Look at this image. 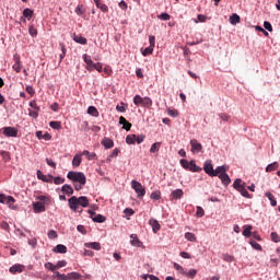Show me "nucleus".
<instances>
[{
  "label": "nucleus",
  "instance_id": "43",
  "mask_svg": "<svg viewBox=\"0 0 280 280\" xmlns=\"http://www.w3.org/2000/svg\"><path fill=\"white\" fill-rule=\"evenodd\" d=\"M133 104H135L136 106H142V104H143V97H141V95H136V96L133 97Z\"/></svg>",
  "mask_w": 280,
  "mask_h": 280
},
{
  "label": "nucleus",
  "instance_id": "14",
  "mask_svg": "<svg viewBox=\"0 0 280 280\" xmlns=\"http://www.w3.org/2000/svg\"><path fill=\"white\" fill-rule=\"evenodd\" d=\"M101 143L102 145H104V148H106V150H110V148H115V142L110 138H104Z\"/></svg>",
  "mask_w": 280,
  "mask_h": 280
},
{
  "label": "nucleus",
  "instance_id": "19",
  "mask_svg": "<svg viewBox=\"0 0 280 280\" xmlns=\"http://www.w3.org/2000/svg\"><path fill=\"white\" fill-rule=\"evenodd\" d=\"M83 60L88 65V67H86L88 71H93V65H95V63L93 62L91 57H89V55L85 54V55H83Z\"/></svg>",
  "mask_w": 280,
  "mask_h": 280
},
{
  "label": "nucleus",
  "instance_id": "47",
  "mask_svg": "<svg viewBox=\"0 0 280 280\" xmlns=\"http://www.w3.org/2000/svg\"><path fill=\"white\" fill-rule=\"evenodd\" d=\"M96 8H98V10H101V12H104V13L108 12V5H106V4L102 3V2L96 4Z\"/></svg>",
  "mask_w": 280,
  "mask_h": 280
},
{
  "label": "nucleus",
  "instance_id": "21",
  "mask_svg": "<svg viewBox=\"0 0 280 280\" xmlns=\"http://www.w3.org/2000/svg\"><path fill=\"white\" fill-rule=\"evenodd\" d=\"M188 172H202V167L196 165V161L191 160L190 165H188Z\"/></svg>",
  "mask_w": 280,
  "mask_h": 280
},
{
  "label": "nucleus",
  "instance_id": "60",
  "mask_svg": "<svg viewBox=\"0 0 280 280\" xmlns=\"http://www.w3.org/2000/svg\"><path fill=\"white\" fill-rule=\"evenodd\" d=\"M46 163H47V165L52 167V170H56V162H54L51 159L47 158Z\"/></svg>",
  "mask_w": 280,
  "mask_h": 280
},
{
  "label": "nucleus",
  "instance_id": "42",
  "mask_svg": "<svg viewBox=\"0 0 280 280\" xmlns=\"http://www.w3.org/2000/svg\"><path fill=\"white\" fill-rule=\"evenodd\" d=\"M222 259L223 261H228V264L235 261V257L231 256L230 254H223Z\"/></svg>",
  "mask_w": 280,
  "mask_h": 280
},
{
  "label": "nucleus",
  "instance_id": "31",
  "mask_svg": "<svg viewBox=\"0 0 280 280\" xmlns=\"http://www.w3.org/2000/svg\"><path fill=\"white\" fill-rule=\"evenodd\" d=\"M119 156V149H114L112 154L108 155V158L106 159V163H110V161H113V159Z\"/></svg>",
  "mask_w": 280,
  "mask_h": 280
},
{
  "label": "nucleus",
  "instance_id": "61",
  "mask_svg": "<svg viewBox=\"0 0 280 280\" xmlns=\"http://www.w3.org/2000/svg\"><path fill=\"white\" fill-rule=\"evenodd\" d=\"M93 69H95L96 71H98V73H102V63H94L92 66V71Z\"/></svg>",
  "mask_w": 280,
  "mask_h": 280
},
{
  "label": "nucleus",
  "instance_id": "59",
  "mask_svg": "<svg viewBox=\"0 0 280 280\" xmlns=\"http://www.w3.org/2000/svg\"><path fill=\"white\" fill-rule=\"evenodd\" d=\"M149 43H150V47H154L156 45V37H154V35H150Z\"/></svg>",
  "mask_w": 280,
  "mask_h": 280
},
{
  "label": "nucleus",
  "instance_id": "5",
  "mask_svg": "<svg viewBox=\"0 0 280 280\" xmlns=\"http://www.w3.org/2000/svg\"><path fill=\"white\" fill-rule=\"evenodd\" d=\"M203 171L208 176L215 177V170H213V164L211 163V160H207L203 163Z\"/></svg>",
  "mask_w": 280,
  "mask_h": 280
},
{
  "label": "nucleus",
  "instance_id": "16",
  "mask_svg": "<svg viewBox=\"0 0 280 280\" xmlns=\"http://www.w3.org/2000/svg\"><path fill=\"white\" fill-rule=\"evenodd\" d=\"M33 209L35 213H44L45 211V205L43 202H35L33 203Z\"/></svg>",
  "mask_w": 280,
  "mask_h": 280
},
{
  "label": "nucleus",
  "instance_id": "63",
  "mask_svg": "<svg viewBox=\"0 0 280 280\" xmlns=\"http://www.w3.org/2000/svg\"><path fill=\"white\" fill-rule=\"evenodd\" d=\"M264 27L268 32H272V24H270V22H264Z\"/></svg>",
  "mask_w": 280,
  "mask_h": 280
},
{
  "label": "nucleus",
  "instance_id": "9",
  "mask_svg": "<svg viewBox=\"0 0 280 280\" xmlns=\"http://www.w3.org/2000/svg\"><path fill=\"white\" fill-rule=\"evenodd\" d=\"M191 152H202V144L198 140H190Z\"/></svg>",
  "mask_w": 280,
  "mask_h": 280
},
{
  "label": "nucleus",
  "instance_id": "18",
  "mask_svg": "<svg viewBox=\"0 0 280 280\" xmlns=\"http://www.w3.org/2000/svg\"><path fill=\"white\" fill-rule=\"evenodd\" d=\"M24 269L25 267L23 265H14L10 267L9 272H11V275H16V272H23Z\"/></svg>",
  "mask_w": 280,
  "mask_h": 280
},
{
  "label": "nucleus",
  "instance_id": "20",
  "mask_svg": "<svg viewBox=\"0 0 280 280\" xmlns=\"http://www.w3.org/2000/svg\"><path fill=\"white\" fill-rule=\"evenodd\" d=\"M219 178L222 183V185H224L225 187H229V185H231V177L229 176V174H223V175H219Z\"/></svg>",
  "mask_w": 280,
  "mask_h": 280
},
{
  "label": "nucleus",
  "instance_id": "64",
  "mask_svg": "<svg viewBox=\"0 0 280 280\" xmlns=\"http://www.w3.org/2000/svg\"><path fill=\"white\" fill-rule=\"evenodd\" d=\"M65 266H67V262L65 260H59L56 265V268L58 270V268H65Z\"/></svg>",
  "mask_w": 280,
  "mask_h": 280
},
{
  "label": "nucleus",
  "instance_id": "29",
  "mask_svg": "<svg viewBox=\"0 0 280 280\" xmlns=\"http://www.w3.org/2000/svg\"><path fill=\"white\" fill-rule=\"evenodd\" d=\"M265 196L268 198V200H270L271 207H277V199L272 192H266Z\"/></svg>",
  "mask_w": 280,
  "mask_h": 280
},
{
  "label": "nucleus",
  "instance_id": "39",
  "mask_svg": "<svg viewBox=\"0 0 280 280\" xmlns=\"http://www.w3.org/2000/svg\"><path fill=\"white\" fill-rule=\"evenodd\" d=\"M82 277V275H80L79 272H70L68 273V280H78Z\"/></svg>",
  "mask_w": 280,
  "mask_h": 280
},
{
  "label": "nucleus",
  "instance_id": "3",
  "mask_svg": "<svg viewBox=\"0 0 280 280\" xmlns=\"http://www.w3.org/2000/svg\"><path fill=\"white\" fill-rule=\"evenodd\" d=\"M233 187L236 189V191H240L241 196L244 198H250V194H248V190H246V183H242V179H235Z\"/></svg>",
  "mask_w": 280,
  "mask_h": 280
},
{
  "label": "nucleus",
  "instance_id": "2",
  "mask_svg": "<svg viewBox=\"0 0 280 280\" xmlns=\"http://www.w3.org/2000/svg\"><path fill=\"white\" fill-rule=\"evenodd\" d=\"M68 180L72 183H81V185H86V175L82 172L70 171L67 174Z\"/></svg>",
  "mask_w": 280,
  "mask_h": 280
},
{
  "label": "nucleus",
  "instance_id": "30",
  "mask_svg": "<svg viewBox=\"0 0 280 280\" xmlns=\"http://www.w3.org/2000/svg\"><path fill=\"white\" fill-rule=\"evenodd\" d=\"M83 156H86L88 161H93L96 159L97 154H95L94 152H89L88 150H84L82 153Z\"/></svg>",
  "mask_w": 280,
  "mask_h": 280
},
{
  "label": "nucleus",
  "instance_id": "25",
  "mask_svg": "<svg viewBox=\"0 0 280 280\" xmlns=\"http://www.w3.org/2000/svg\"><path fill=\"white\" fill-rule=\"evenodd\" d=\"M13 69L16 73H21V69H23V66L21 65V58L15 57V63L13 65Z\"/></svg>",
  "mask_w": 280,
  "mask_h": 280
},
{
  "label": "nucleus",
  "instance_id": "23",
  "mask_svg": "<svg viewBox=\"0 0 280 280\" xmlns=\"http://www.w3.org/2000/svg\"><path fill=\"white\" fill-rule=\"evenodd\" d=\"M74 43H79V45H86L88 39L83 37L82 35H74L73 36Z\"/></svg>",
  "mask_w": 280,
  "mask_h": 280
},
{
  "label": "nucleus",
  "instance_id": "38",
  "mask_svg": "<svg viewBox=\"0 0 280 280\" xmlns=\"http://www.w3.org/2000/svg\"><path fill=\"white\" fill-rule=\"evenodd\" d=\"M45 268L47 270H50V272H54L56 275V270H58V267H56V265L51 264V262H46L45 264Z\"/></svg>",
  "mask_w": 280,
  "mask_h": 280
},
{
  "label": "nucleus",
  "instance_id": "6",
  "mask_svg": "<svg viewBox=\"0 0 280 280\" xmlns=\"http://www.w3.org/2000/svg\"><path fill=\"white\" fill-rule=\"evenodd\" d=\"M1 130H2V135H4V137H18L19 136V129H16L15 127H4Z\"/></svg>",
  "mask_w": 280,
  "mask_h": 280
},
{
  "label": "nucleus",
  "instance_id": "48",
  "mask_svg": "<svg viewBox=\"0 0 280 280\" xmlns=\"http://www.w3.org/2000/svg\"><path fill=\"white\" fill-rule=\"evenodd\" d=\"M28 34L31 36H33V38H34V37L38 36V30H36L34 26H30L28 27Z\"/></svg>",
  "mask_w": 280,
  "mask_h": 280
},
{
  "label": "nucleus",
  "instance_id": "27",
  "mask_svg": "<svg viewBox=\"0 0 280 280\" xmlns=\"http://www.w3.org/2000/svg\"><path fill=\"white\" fill-rule=\"evenodd\" d=\"M88 115H92V117H100V112L97 110V107L90 106L88 108Z\"/></svg>",
  "mask_w": 280,
  "mask_h": 280
},
{
  "label": "nucleus",
  "instance_id": "45",
  "mask_svg": "<svg viewBox=\"0 0 280 280\" xmlns=\"http://www.w3.org/2000/svg\"><path fill=\"white\" fill-rule=\"evenodd\" d=\"M185 238L188 240V242H196V234L187 232L185 233Z\"/></svg>",
  "mask_w": 280,
  "mask_h": 280
},
{
  "label": "nucleus",
  "instance_id": "55",
  "mask_svg": "<svg viewBox=\"0 0 280 280\" xmlns=\"http://www.w3.org/2000/svg\"><path fill=\"white\" fill-rule=\"evenodd\" d=\"M219 117L222 119V121H229L231 119V116L226 113L219 114Z\"/></svg>",
  "mask_w": 280,
  "mask_h": 280
},
{
  "label": "nucleus",
  "instance_id": "52",
  "mask_svg": "<svg viewBox=\"0 0 280 280\" xmlns=\"http://www.w3.org/2000/svg\"><path fill=\"white\" fill-rule=\"evenodd\" d=\"M271 241L275 242L276 244H279L280 236H279V234H277V232L271 233Z\"/></svg>",
  "mask_w": 280,
  "mask_h": 280
},
{
  "label": "nucleus",
  "instance_id": "40",
  "mask_svg": "<svg viewBox=\"0 0 280 280\" xmlns=\"http://www.w3.org/2000/svg\"><path fill=\"white\" fill-rule=\"evenodd\" d=\"M0 155L2 158V161H4V163H8L10 161V152L8 151H0Z\"/></svg>",
  "mask_w": 280,
  "mask_h": 280
},
{
  "label": "nucleus",
  "instance_id": "22",
  "mask_svg": "<svg viewBox=\"0 0 280 280\" xmlns=\"http://www.w3.org/2000/svg\"><path fill=\"white\" fill-rule=\"evenodd\" d=\"M85 248H93V250H102V245L97 242L85 243Z\"/></svg>",
  "mask_w": 280,
  "mask_h": 280
},
{
  "label": "nucleus",
  "instance_id": "28",
  "mask_svg": "<svg viewBox=\"0 0 280 280\" xmlns=\"http://www.w3.org/2000/svg\"><path fill=\"white\" fill-rule=\"evenodd\" d=\"M82 164V155H74L73 160H72V165L73 167H80V165Z\"/></svg>",
  "mask_w": 280,
  "mask_h": 280
},
{
  "label": "nucleus",
  "instance_id": "36",
  "mask_svg": "<svg viewBox=\"0 0 280 280\" xmlns=\"http://www.w3.org/2000/svg\"><path fill=\"white\" fill-rule=\"evenodd\" d=\"M276 170H279V163L277 162H273L266 167V172H275Z\"/></svg>",
  "mask_w": 280,
  "mask_h": 280
},
{
  "label": "nucleus",
  "instance_id": "7",
  "mask_svg": "<svg viewBox=\"0 0 280 280\" xmlns=\"http://www.w3.org/2000/svg\"><path fill=\"white\" fill-rule=\"evenodd\" d=\"M15 202H16V199H14V197L0 194L1 205H9V207H12V205H14Z\"/></svg>",
  "mask_w": 280,
  "mask_h": 280
},
{
  "label": "nucleus",
  "instance_id": "49",
  "mask_svg": "<svg viewBox=\"0 0 280 280\" xmlns=\"http://www.w3.org/2000/svg\"><path fill=\"white\" fill-rule=\"evenodd\" d=\"M154 51V47L149 46L142 51V56H150Z\"/></svg>",
  "mask_w": 280,
  "mask_h": 280
},
{
  "label": "nucleus",
  "instance_id": "41",
  "mask_svg": "<svg viewBox=\"0 0 280 280\" xmlns=\"http://www.w3.org/2000/svg\"><path fill=\"white\" fill-rule=\"evenodd\" d=\"M230 22L232 25H237V23H240V15L233 13L230 18Z\"/></svg>",
  "mask_w": 280,
  "mask_h": 280
},
{
  "label": "nucleus",
  "instance_id": "15",
  "mask_svg": "<svg viewBox=\"0 0 280 280\" xmlns=\"http://www.w3.org/2000/svg\"><path fill=\"white\" fill-rule=\"evenodd\" d=\"M130 238H131V246H136L137 248H141V246H143V243L139 241V236H137V234H131Z\"/></svg>",
  "mask_w": 280,
  "mask_h": 280
},
{
  "label": "nucleus",
  "instance_id": "34",
  "mask_svg": "<svg viewBox=\"0 0 280 280\" xmlns=\"http://www.w3.org/2000/svg\"><path fill=\"white\" fill-rule=\"evenodd\" d=\"M137 140V135H129L126 137V143H128V145H133V143H136Z\"/></svg>",
  "mask_w": 280,
  "mask_h": 280
},
{
  "label": "nucleus",
  "instance_id": "4",
  "mask_svg": "<svg viewBox=\"0 0 280 280\" xmlns=\"http://www.w3.org/2000/svg\"><path fill=\"white\" fill-rule=\"evenodd\" d=\"M131 187L136 191L138 198H143V196H145V187H143L141 183L133 179L131 182Z\"/></svg>",
  "mask_w": 280,
  "mask_h": 280
},
{
  "label": "nucleus",
  "instance_id": "50",
  "mask_svg": "<svg viewBox=\"0 0 280 280\" xmlns=\"http://www.w3.org/2000/svg\"><path fill=\"white\" fill-rule=\"evenodd\" d=\"M152 200H161V191H153L150 196Z\"/></svg>",
  "mask_w": 280,
  "mask_h": 280
},
{
  "label": "nucleus",
  "instance_id": "44",
  "mask_svg": "<svg viewBox=\"0 0 280 280\" xmlns=\"http://www.w3.org/2000/svg\"><path fill=\"white\" fill-rule=\"evenodd\" d=\"M50 128H52L54 130H60L62 128V126L60 125V121H50L49 122Z\"/></svg>",
  "mask_w": 280,
  "mask_h": 280
},
{
  "label": "nucleus",
  "instance_id": "62",
  "mask_svg": "<svg viewBox=\"0 0 280 280\" xmlns=\"http://www.w3.org/2000/svg\"><path fill=\"white\" fill-rule=\"evenodd\" d=\"M77 230L79 233H82V235H86V228H84V225H78Z\"/></svg>",
  "mask_w": 280,
  "mask_h": 280
},
{
  "label": "nucleus",
  "instance_id": "17",
  "mask_svg": "<svg viewBox=\"0 0 280 280\" xmlns=\"http://www.w3.org/2000/svg\"><path fill=\"white\" fill-rule=\"evenodd\" d=\"M228 171H229V167L226 165H222V166H218L214 170V174H215V176L220 177V176L226 174Z\"/></svg>",
  "mask_w": 280,
  "mask_h": 280
},
{
  "label": "nucleus",
  "instance_id": "51",
  "mask_svg": "<svg viewBox=\"0 0 280 280\" xmlns=\"http://www.w3.org/2000/svg\"><path fill=\"white\" fill-rule=\"evenodd\" d=\"M196 215H197V218H203V215H205V209H202V207L198 206V207H197Z\"/></svg>",
  "mask_w": 280,
  "mask_h": 280
},
{
  "label": "nucleus",
  "instance_id": "54",
  "mask_svg": "<svg viewBox=\"0 0 280 280\" xmlns=\"http://www.w3.org/2000/svg\"><path fill=\"white\" fill-rule=\"evenodd\" d=\"M252 248H255V250H261V245L255 241L249 242Z\"/></svg>",
  "mask_w": 280,
  "mask_h": 280
},
{
  "label": "nucleus",
  "instance_id": "35",
  "mask_svg": "<svg viewBox=\"0 0 280 280\" xmlns=\"http://www.w3.org/2000/svg\"><path fill=\"white\" fill-rule=\"evenodd\" d=\"M159 150H161V142H154L150 148L151 154L159 152Z\"/></svg>",
  "mask_w": 280,
  "mask_h": 280
},
{
  "label": "nucleus",
  "instance_id": "46",
  "mask_svg": "<svg viewBox=\"0 0 280 280\" xmlns=\"http://www.w3.org/2000/svg\"><path fill=\"white\" fill-rule=\"evenodd\" d=\"M55 275L58 278V280H69V276L65 273H60V271H56Z\"/></svg>",
  "mask_w": 280,
  "mask_h": 280
},
{
  "label": "nucleus",
  "instance_id": "58",
  "mask_svg": "<svg viewBox=\"0 0 280 280\" xmlns=\"http://www.w3.org/2000/svg\"><path fill=\"white\" fill-rule=\"evenodd\" d=\"M198 275V271L196 269H190L187 273L186 277H189L190 279H194Z\"/></svg>",
  "mask_w": 280,
  "mask_h": 280
},
{
  "label": "nucleus",
  "instance_id": "26",
  "mask_svg": "<svg viewBox=\"0 0 280 280\" xmlns=\"http://www.w3.org/2000/svg\"><path fill=\"white\" fill-rule=\"evenodd\" d=\"M253 225H244L243 235L244 237H250L253 235Z\"/></svg>",
  "mask_w": 280,
  "mask_h": 280
},
{
  "label": "nucleus",
  "instance_id": "1",
  "mask_svg": "<svg viewBox=\"0 0 280 280\" xmlns=\"http://www.w3.org/2000/svg\"><path fill=\"white\" fill-rule=\"evenodd\" d=\"M68 205L71 211H78V207L86 208L89 207V198L85 196L75 197L72 196L70 199H68Z\"/></svg>",
  "mask_w": 280,
  "mask_h": 280
},
{
  "label": "nucleus",
  "instance_id": "53",
  "mask_svg": "<svg viewBox=\"0 0 280 280\" xmlns=\"http://www.w3.org/2000/svg\"><path fill=\"white\" fill-rule=\"evenodd\" d=\"M48 237H49V240H57L58 238V233L55 230H50L48 232Z\"/></svg>",
  "mask_w": 280,
  "mask_h": 280
},
{
  "label": "nucleus",
  "instance_id": "8",
  "mask_svg": "<svg viewBox=\"0 0 280 280\" xmlns=\"http://www.w3.org/2000/svg\"><path fill=\"white\" fill-rule=\"evenodd\" d=\"M37 178L38 180H43V183H54V177L52 175H45L43 172L37 171Z\"/></svg>",
  "mask_w": 280,
  "mask_h": 280
},
{
  "label": "nucleus",
  "instance_id": "57",
  "mask_svg": "<svg viewBox=\"0 0 280 280\" xmlns=\"http://www.w3.org/2000/svg\"><path fill=\"white\" fill-rule=\"evenodd\" d=\"M180 165L182 167H184V170H188L189 165H190V161H187L185 159L180 160Z\"/></svg>",
  "mask_w": 280,
  "mask_h": 280
},
{
  "label": "nucleus",
  "instance_id": "37",
  "mask_svg": "<svg viewBox=\"0 0 280 280\" xmlns=\"http://www.w3.org/2000/svg\"><path fill=\"white\" fill-rule=\"evenodd\" d=\"M93 222H97L98 224H102V223L106 222V217H104L102 214H96L93 218Z\"/></svg>",
  "mask_w": 280,
  "mask_h": 280
},
{
  "label": "nucleus",
  "instance_id": "32",
  "mask_svg": "<svg viewBox=\"0 0 280 280\" xmlns=\"http://www.w3.org/2000/svg\"><path fill=\"white\" fill-rule=\"evenodd\" d=\"M54 253H60V254H65L67 253V246L59 244L54 248Z\"/></svg>",
  "mask_w": 280,
  "mask_h": 280
},
{
  "label": "nucleus",
  "instance_id": "12",
  "mask_svg": "<svg viewBox=\"0 0 280 280\" xmlns=\"http://www.w3.org/2000/svg\"><path fill=\"white\" fill-rule=\"evenodd\" d=\"M33 16H34V11L32 9H24L23 18H21V21L25 23L26 21L25 19H27V21H31Z\"/></svg>",
  "mask_w": 280,
  "mask_h": 280
},
{
  "label": "nucleus",
  "instance_id": "56",
  "mask_svg": "<svg viewBox=\"0 0 280 280\" xmlns=\"http://www.w3.org/2000/svg\"><path fill=\"white\" fill-rule=\"evenodd\" d=\"M55 185H62L65 183V178L58 176L52 178Z\"/></svg>",
  "mask_w": 280,
  "mask_h": 280
},
{
  "label": "nucleus",
  "instance_id": "10",
  "mask_svg": "<svg viewBox=\"0 0 280 280\" xmlns=\"http://www.w3.org/2000/svg\"><path fill=\"white\" fill-rule=\"evenodd\" d=\"M149 224L153 231V233H158L161 231V223L156 219H150Z\"/></svg>",
  "mask_w": 280,
  "mask_h": 280
},
{
  "label": "nucleus",
  "instance_id": "24",
  "mask_svg": "<svg viewBox=\"0 0 280 280\" xmlns=\"http://www.w3.org/2000/svg\"><path fill=\"white\" fill-rule=\"evenodd\" d=\"M61 191L67 196H73V188L69 184L63 185Z\"/></svg>",
  "mask_w": 280,
  "mask_h": 280
},
{
  "label": "nucleus",
  "instance_id": "33",
  "mask_svg": "<svg viewBox=\"0 0 280 280\" xmlns=\"http://www.w3.org/2000/svg\"><path fill=\"white\" fill-rule=\"evenodd\" d=\"M142 106L144 108H150V106H152V98L145 96V97H142Z\"/></svg>",
  "mask_w": 280,
  "mask_h": 280
},
{
  "label": "nucleus",
  "instance_id": "13",
  "mask_svg": "<svg viewBox=\"0 0 280 280\" xmlns=\"http://www.w3.org/2000/svg\"><path fill=\"white\" fill-rule=\"evenodd\" d=\"M184 194L185 192L183 191V189H175L171 192V198L173 200H180V198H183Z\"/></svg>",
  "mask_w": 280,
  "mask_h": 280
},
{
  "label": "nucleus",
  "instance_id": "11",
  "mask_svg": "<svg viewBox=\"0 0 280 280\" xmlns=\"http://www.w3.org/2000/svg\"><path fill=\"white\" fill-rule=\"evenodd\" d=\"M119 124H120V126H122L124 130H127V132H129V130L132 128V124L127 121L126 117H124V116L119 117Z\"/></svg>",
  "mask_w": 280,
  "mask_h": 280
}]
</instances>
